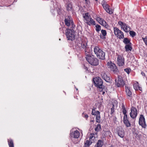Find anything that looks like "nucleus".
Wrapping results in <instances>:
<instances>
[{
    "mask_svg": "<svg viewBox=\"0 0 147 147\" xmlns=\"http://www.w3.org/2000/svg\"><path fill=\"white\" fill-rule=\"evenodd\" d=\"M85 55V58L88 63L92 65L96 66L98 64V61L97 59L93 55L89 52H86Z\"/></svg>",
    "mask_w": 147,
    "mask_h": 147,
    "instance_id": "1",
    "label": "nucleus"
},
{
    "mask_svg": "<svg viewBox=\"0 0 147 147\" xmlns=\"http://www.w3.org/2000/svg\"><path fill=\"white\" fill-rule=\"evenodd\" d=\"M74 28L72 29H67L66 33L67 38L68 40H73L75 39V31L73 30Z\"/></svg>",
    "mask_w": 147,
    "mask_h": 147,
    "instance_id": "2",
    "label": "nucleus"
},
{
    "mask_svg": "<svg viewBox=\"0 0 147 147\" xmlns=\"http://www.w3.org/2000/svg\"><path fill=\"white\" fill-rule=\"evenodd\" d=\"M93 81L96 86L101 89L103 88V82L100 77H97L93 78Z\"/></svg>",
    "mask_w": 147,
    "mask_h": 147,
    "instance_id": "3",
    "label": "nucleus"
},
{
    "mask_svg": "<svg viewBox=\"0 0 147 147\" xmlns=\"http://www.w3.org/2000/svg\"><path fill=\"white\" fill-rule=\"evenodd\" d=\"M64 22L65 25L68 26H71V28H74L75 26L74 24L72 19L70 16H66L64 20Z\"/></svg>",
    "mask_w": 147,
    "mask_h": 147,
    "instance_id": "4",
    "label": "nucleus"
},
{
    "mask_svg": "<svg viewBox=\"0 0 147 147\" xmlns=\"http://www.w3.org/2000/svg\"><path fill=\"white\" fill-rule=\"evenodd\" d=\"M118 80L115 79V85L118 87L123 86L125 85V83L122 77L120 76H118Z\"/></svg>",
    "mask_w": 147,
    "mask_h": 147,
    "instance_id": "5",
    "label": "nucleus"
},
{
    "mask_svg": "<svg viewBox=\"0 0 147 147\" xmlns=\"http://www.w3.org/2000/svg\"><path fill=\"white\" fill-rule=\"evenodd\" d=\"M118 24L120 26L121 29L126 32H128L131 30V28L127 24L121 21L119 22Z\"/></svg>",
    "mask_w": 147,
    "mask_h": 147,
    "instance_id": "6",
    "label": "nucleus"
},
{
    "mask_svg": "<svg viewBox=\"0 0 147 147\" xmlns=\"http://www.w3.org/2000/svg\"><path fill=\"white\" fill-rule=\"evenodd\" d=\"M114 34L117 37L120 39L124 38V34L121 30L117 27L114 28Z\"/></svg>",
    "mask_w": 147,
    "mask_h": 147,
    "instance_id": "7",
    "label": "nucleus"
},
{
    "mask_svg": "<svg viewBox=\"0 0 147 147\" xmlns=\"http://www.w3.org/2000/svg\"><path fill=\"white\" fill-rule=\"evenodd\" d=\"M102 4L104 9L109 14H112L113 12V9L110 8L109 6L103 1H102Z\"/></svg>",
    "mask_w": 147,
    "mask_h": 147,
    "instance_id": "8",
    "label": "nucleus"
},
{
    "mask_svg": "<svg viewBox=\"0 0 147 147\" xmlns=\"http://www.w3.org/2000/svg\"><path fill=\"white\" fill-rule=\"evenodd\" d=\"M139 123L140 125H141L142 127L146 128V125L145 118L142 115H140L139 120Z\"/></svg>",
    "mask_w": 147,
    "mask_h": 147,
    "instance_id": "9",
    "label": "nucleus"
},
{
    "mask_svg": "<svg viewBox=\"0 0 147 147\" xmlns=\"http://www.w3.org/2000/svg\"><path fill=\"white\" fill-rule=\"evenodd\" d=\"M108 67L109 70L114 74L117 73L118 72V69L115 65L113 63H108Z\"/></svg>",
    "mask_w": 147,
    "mask_h": 147,
    "instance_id": "10",
    "label": "nucleus"
},
{
    "mask_svg": "<svg viewBox=\"0 0 147 147\" xmlns=\"http://www.w3.org/2000/svg\"><path fill=\"white\" fill-rule=\"evenodd\" d=\"M131 112L130 113V116L132 118L135 119L137 115V110L134 107H131Z\"/></svg>",
    "mask_w": 147,
    "mask_h": 147,
    "instance_id": "11",
    "label": "nucleus"
},
{
    "mask_svg": "<svg viewBox=\"0 0 147 147\" xmlns=\"http://www.w3.org/2000/svg\"><path fill=\"white\" fill-rule=\"evenodd\" d=\"M125 88L127 98L130 100H131L132 98V94L130 87L126 85L125 86Z\"/></svg>",
    "mask_w": 147,
    "mask_h": 147,
    "instance_id": "12",
    "label": "nucleus"
},
{
    "mask_svg": "<svg viewBox=\"0 0 147 147\" xmlns=\"http://www.w3.org/2000/svg\"><path fill=\"white\" fill-rule=\"evenodd\" d=\"M116 133H117L118 136L121 138H123L125 136L124 130L121 128L118 127L116 129Z\"/></svg>",
    "mask_w": 147,
    "mask_h": 147,
    "instance_id": "13",
    "label": "nucleus"
},
{
    "mask_svg": "<svg viewBox=\"0 0 147 147\" xmlns=\"http://www.w3.org/2000/svg\"><path fill=\"white\" fill-rule=\"evenodd\" d=\"M117 61L118 64L119 66H123L124 65V59L123 56L118 55Z\"/></svg>",
    "mask_w": 147,
    "mask_h": 147,
    "instance_id": "14",
    "label": "nucleus"
},
{
    "mask_svg": "<svg viewBox=\"0 0 147 147\" xmlns=\"http://www.w3.org/2000/svg\"><path fill=\"white\" fill-rule=\"evenodd\" d=\"M81 47L84 49L85 54L86 53V52H90L88 47L87 46V42L86 41H82L81 44Z\"/></svg>",
    "mask_w": 147,
    "mask_h": 147,
    "instance_id": "15",
    "label": "nucleus"
},
{
    "mask_svg": "<svg viewBox=\"0 0 147 147\" xmlns=\"http://www.w3.org/2000/svg\"><path fill=\"white\" fill-rule=\"evenodd\" d=\"M80 134L79 131L76 130L71 132L70 134V137L71 138H78L79 137Z\"/></svg>",
    "mask_w": 147,
    "mask_h": 147,
    "instance_id": "16",
    "label": "nucleus"
},
{
    "mask_svg": "<svg viewBox=\"0 0 147 147\" xmlns=\"http://www.w3.org/2000/svg\"><path fill=\"white\" fill-rule=\"evenodd\" d=\"M96 20L101 25L106 28L108 27V25L107 22L103 19L99 17H97L96 18Z\"/></svg>",
    "mask_w": 147,
    "mask_h": 147,
    "instance_id": "17",
    "label": "nucleus"
},
{
    "mask_svg": "<svg viewBox=\"0 0 147 147\" xmlns=\"http://www.w3.org/2000/svg\"><path fill=\"white\" fill-rule=\"evenodd\" d=\"M102 78L107 82H109L110 80V78L107 74V73L102 71L101 74Z\"/></svg>",
    "mask_w": 147,
    "mask_h": 147,
    "instance_id": "18",
    "label": "nucleus"
},
{
    "mask_svg": "<svg viewBox=\"0 0 147 147\" xmlns=\"http://www.w3.org/2000/svg\"><path fill=\"white\" fill-rule=\"evenodd\" d=\"M96 56L99 59L103 60L105 58V53L102 50L98 53Z\"/></svg>",
    "mask_w": 147,
    "mask_h": 147,
    "instance_id": "19",
    "label": "nucleus"
},
{
    "mask_svg": "<svg viewBox=\"0 0 147 147\" xmlns=\"http://www.w3.org/2000/svg\"><path fill=\"white\" fill-rule=\"evenodd\" d=\"M123 121L124 123L127 127H129L131 126V124L127 119V115L124 116Z\"/></svg>",
    "mask_w": 147,
    "mask_h": 147,
    "instance_id": "20",
    "label": "nucleus"
},
{
    "mask_svg": "<svg viewBox=\"0 0 147 147\" xmlns=\"http://www.w3.org/2000/svg\"><path fill=\"white\" fill-rule=\"evenodd\" d=\"M83 17L84 19V21L86 23L91 18L89 13H87L84 14H83Z\"/></svg>",
    "mask_w": 147,
    "mask_h": 147,
    "instance_id": "21",
    "label": "nucleus"
},
{
    "mask_svg": "<svg viewBox=\"0 0 147 147\" xmlns=\"http://www.w3.org/2000/svg\"><path fill=\"white\" fill-rule=\"evenodd\" d=\"M104 144L103 141L99 140L94 146V147H102Z\"/></svg>",
    "mask_w": 147,
    "mask_h": 147,
    "instance_id": "22",
    "label": "nucleus"
},
{
    "mask_svg": "<svg viewBox=\"0 0 147 147\" xmlns=\"http://www.w3.org/2000/svg\"><path fill=\"white\" fill-rule=\"evenodd\" d=\"M65 7L67 10L68 11H70L72 9V4L69 2H68L65 4Z\"/></svg>",
    "mask_w": 147,
    "mask_h": 147,
    "instance_id": "23",
    "label": "nucleus"
},
{
    "mask_svg": "<svg viewBox=\"0 0 147 147\" xmlns=\"http://www.w3.org/2000/svg\"><path fill=\"white\" fill-rule=\"evenodd\" d=\"M96 122L100 123V112H97V114L96 115Z\"/></svg>",
    "mask_w": 147,
    "mask_h": 147,
    "instance_id": "24",
    "label": "nucleus"
},
{
    "mask_svg": "<svg viewBox=\"0 0 147 147\" xmlns=\"http://www.w3.org/2000/svg\"><path fill=\"white\" fill-rule=\"evenodd\" d=\"M86 23L88 25L90 26L91 25H95L96 24L95 21L92 18L90 19Z\"/></svg>",
    "mask_w": 147,
    "mask_h": 147,
    "instance_id": "25",
    "label": "nucleus"
},
{
    "mask_svg": "<svg viewBox=\"0 0 147 147\" xmlns=\"http://www.w3.org/2000/svg\"><path fill=\"white\" fill-rule=\"evenodd\" d=\"M101 32L102 35H100V38L103 39H105L106 38L105 36L107 34V32L105 30H101Z\"/></svg>",
    "mask_w": 147,
    "mask_h": 147,
    "instance_id": "26",
    "label": "nucleus"
},
{
    "mask_svg": "<svg viewBox=\"0 0 147 147\" xmlns=\"http://www.w3.org/2000/svg\"><path fill=\"white\" fill-rule=\"evenodd\" d=\"M96 134H90L89 137V141H92V143L93 142L95 139Z\"/></svg>",
    "mask_w": 147,
    "mask_h": 147,
    "instance_id": "27",
    "label": "nucleus"
},
{
    "mask_svg": "<svg viewBox=\"0 0 147 147\" xmlns=\"http://www.w3.org/2000/svg\"><path fill=\"white\" fill-rule=\"evenodd\" d=\"M102 50L100 49L98 47L95 46L94 49V51L95 54L97 55L98 53H99Z\"/></svg>",
    "mask_w": 147,
    "mask_h": 147,
    "instance_id": "28",
    "label": "nucleus"
},
{
    "mask_svg": "<svg viewBox=\"0 0 147 147\" xmlns=\"http://www.w3.org/2000/svg\"><path fill=\"white\" fill-rule=\"evenodd\" d=\"M131 44L126 45L125 46V48L126 51H128L131 50L132 48L131 46Z\"/></svg>",
    "mask_w": 147,
    "mask_h": 147,
    "instance_id": "29",
    "label": "nucleus"
},
{
    "mask_svg": "<svg viewBox=\"0 0 147 147\" xmlns=\"http://www.w3.org/2000/svg\"><path fill=\"white\" fill-rule=\"evenodd\" d=\"M7 142L9 147H14L13 142L12 140L11 139H8Z\"/></svg>",
    "mask_w": 147,
    "mask_h": 147,
    "instance_id": "30",
    "label": "nucleus"
},
{
    "mask_svg": "<svg viewBox=\"0 0 147 147\" xmlns=\"http://www.w3.org/2000/svg\"><path fill=\"white\" fill-rule=\"evenodd\" d=\"M134 88L136 90H139L141 91L142 90V88L139 86L138 83V82L134 84Z\"/></svg>",
    "mask_w": 147,
    "mask_h": 147,
    "instance_id": "31",
    "label": "nucleus"
},
{
    "mask_svg": "<svg viewBox=\"0 0 147 147\" xmlns=\"http://www.w3.org/2000/svg\"><path fill=\"white\" fill-rule=\"evenodd\" d=\"M92 143V141H90L89 140H87L85 142L83 147H89Z\"/></svg>",
    "mask_w": 147,
    "mask_h": 147,
    "instance_id": "32",
    "label": "nucleus"
},
{
    "mask_svg": "<svg viewBox=\"0 0 147 147\" xmlns=\"http://www.w3.org/2000/svg\"><path fill=\"white\" fill-rule=\"evenodd\" d=\"M123 42L125 44H126V45L131 44L130 42V40L126 38H124L123 40Z\"/></svg>",
    "mask_w": 147,
    "mask_h": 147,
    "instance_id": "33",
    "label": "nucleus"
},
{
    "mask_svg": "<svg viewBox=\"0 0 147 147\" xmlns=\"http://www.w3.org/2000/svg\"><path fill=\"white\" fill-rule=\"evenodd\" d=\"M95 109L96 108H93L92 109L91 114L93 115H96L97 114V112H99L98 111H96Z\"/></svg>",
    "mask_w": 147,
    "mask_h": 147,
    "instance_id": "34",
    "label": "nucleus"
},
{
    "mask_svg": "<svg viewBox=\"0 0 147 147\" xmlns=\"http://www.w3.org/2000/svg\"><path fill=\"white\" fill-rule=\"evenodd\" d=\"M101 129V125L100 124H97V126L95 128V130L97 131H100V129Z\"/></svg>",
    "mask_w": 147,
    "mask_h": 147,
    "instance_id": "35",
    "label": "nucleus"
},
{
    "mask_svg": "<svg viewBox=\"0 0 147 147\" xmlns=\"http://www.w3.org/2000/svg\"><path fill=\"white\" fill-rule=\"evenodd\" d=\"M129 31V34L132 37H134L136 36V33L134 31Z\"/></svg>",
    "mask_w": 147,
    "mask_h": 147,
    "instance_id": "36",
    "label": "nucleus"
},
{
    "mask_svg": "<svg viewBox=\"0 0 147 147\" xmlns=\"http://www.w3.org/2000/svg\"><path fill=\"white\" fill-rule=\"evenodd\" d=\"M115 106L114 105H112V107L111 108V114L112 115L115 112Z\"/></svg>",
    "mask_w": 147,
    "mask_h": 147,
    "instance_id": "37",
    "label": "nucleus"
},
{
    "mask_svg": "<svg viewBox=\"0 0 147 147\" xmlns=\"http://www.w3.org/2000/svg\"><path fill=\"white\" fill-rule=\"evenodd\" d=\"M96 27V30L97 32H98L101 30V26L100 25L97 24L95 26Z\"/></svg>",
    "mask_w": 147,
    "mask_h": 147,
    "instance_id": "38",
    "label": "nucleus"
},
{
    "mask_svg": "<svg viewBox=\"0 0 147 147\" xmlns=\"http://www.w3.org/2000/svg\"><path fill=\"white\" fill-rule=\"evenodd\" d=\"M124 70L128 74H129L130 72L131 71V69L128 68H127L125 69H124Z\"/></svg>",
    "mask_w": 147,
    "mask_h": 147,
    "instance_id": "39",
    "label": "nucleus"
},
{
    "mask_svg": "<svg viewBox=\"0 0 147 147\" xmlns=\"http://www.w3.org/2000/svg\"><path fill=\"white\" fill-rule=\"evenodd\" d=\"M142 39L144 41L146 45L147 46V37L146 36L145 38H142Z\"/></svg>",
    "mask_w": 147,
    "mask_h": 147,
    "instance_id": "40",
    "label": "nucleus"
},
{
    "mask_svg": "<svg viewBox=\"0 0 147 147\" xmlns=\"http://www.w3.org/2000/svg\"><path fill=\"white\" fill-rule=\"evenodd\" d=\"M122 110V112L123 114L124 115V116L127 115L126 114L127 111L126 109H124Z\"/></svg>",
    "mask_w": 147,
    "mask_h": 147,
    "instance_id": "41",
    "label": "nucleus"
},
{
    "mask_svg": "<svg viewBox=\"0 0 147 147\" xmlns=\"http://www.w3.org/2000/svg\"><path fill=\"white\" fill-rule=\"evenodd\" d=\"M82 116L84 117V118H86V119L88 117V115L85 114L84 113H83L82 114Z\"/></svg>",
    "mask_w": 147,
    "mask_h": 147,
    "instance_id": "42",
    "label": "nucleus"
},
{
    "mask_svg": "<svg viewBox=\"0 0 147 147\" xmlns=\"http://www.w3.org/2000/svg\"><path fill=\"white\" fill-rule=\"evenodd\" d=\"M86 3L87 4H89L90 3V1L89 0H85Z\"/></svg>",
    "mask_w": 147,
    "mask_h": 147,
    "instance_id": "43",
    "label": "nucleus"
},
{
    "mask_svg": "<svg viewBox=\"0 0 147 147\" xmlns=\"http://www.w3.org/2000/svg\"><path fill=\"white\" fill-rule=\"evenodd\" d=\"M121 107L122 109H125L124 104H122L121 106Z\"/></svg>",
    "mask_w": 147,
    "mask_h": 147,
    "instance_id": "44",
    "label": "nucleus"
},
{
    "mask_svg": "<svg viewBox=\"0 0 147 147\" xmlns=\"http://www.w3.org/2000/svg\"><path fill=\"white\" fill-rule=\"evenodd\" d=\"M141 74H142L143 76H144L145 75V74L144 72H142Z\"/></svg>",
    "mask_w": 147,
    "mask_h": 147,
    "instance_id": "45",
    "label": "nucleus"
},
{
    "mask_svg": "<svg viewBox=\"0 0 147 147\" xmlns=\"http://www.w3.org/2000/svg\"><path fill=\"white\" fill-rule=\"evenodd\" d=\"M94 121V120H92L90 121L93 122Z\"/></svg>",
    "mask_w": 147,
    "mask_h": 147,
    "instance_id": "46",
    "label": "nucleus"
},
{
    "mask_svg": "<svg viewBox=\"0 0 147 147\" xmlns=\"http://www.w3.org/2000/svg\"><path fill=\"white\" fill-rule=\"evenodd\" d=\"M102 93H103V94H104L105 93V92H103Z\"/></svg>",
    "mask_w": 147,
    "mask_h": 147,
    "instance_id": "47",
    "label": "nucleus"
},
{
    "mask_svg": "<svg viewBox=\"0 0 147 147\" xmlns=\"http://www.w3.org/2000/svg\"><path fill=\"white\" fill-rule=\"evenodd\" d=\"M59 40H61V39L60 38V39H59Z\"/></svg>",
    "mask_w": 147,
    "mask_h": 147,
    "instance_id": "48",
    "label": "nucleus"
}]
</instances>
